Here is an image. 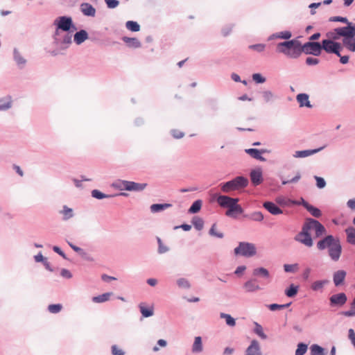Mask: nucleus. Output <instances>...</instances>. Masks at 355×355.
<instances>
[{
	"instance_id": "72a5a7b5",
	"label": "nucleus",
	"mask_w": 355,
	"mask_h": 355,
	"mask_svg": "<svg viewBox=\"0 0 355 355\" xmlns=\"http://www.w3.org/2000/svg\"><path fill=\"white\" fill-rule=\"evenodd\" d=\"M202 201L201 200H197L193 202L191 206L188 210L189 214H196L199 212L202 207Z\"/></svg>"
},
{
	"instance_id": "774afa93",
	"label": "nucleus",
	"mask_w": 355,
	"mask_h": 355,
	"mask_svg": "<svg viewBox=\"0 0 355 355\" xmlns=\"http://www.w3.org/2000/svg\"><path fill=\"white\" fill-rule=\"evenodd\" d=\"M172 136L175 139H181L184 136V133L178 130H172L171 131Z\"/></svg>"
},
{
	"instance_id": "6ab92c4d",
	"label": "nucleus",
	"mask_w": 355,
	"mask_h": 355,
	"mask_svg": "<svg viewBox=\"0 0 355 355\" xmlns=\"http://www.w3.org/2000/svg\"><path fill=\"white\" fill-rule=\"evenodd\" d=\"M80 9L85 16L94 17L96 15V9L89 3H82Z\"/></svg>"
},
{
	"instance_id": "c03bdc74",
	"label": "nucleus",
	"mask_w": 355,
	"mask_h": 355,
	"mask_svg": "<svg viewBox=\"0 0 355 355\" xmlns=\"http://www.w3.org/2000/svg\"><path fill=\"white\" fill-rule=\"evenodd\" d=\"M92 196L94 198L101 200V199H103V198H112L114 196L113 195H107V194L102 193L99 190L94 189L92 191Z\"/></svg>"
},
{
	"instance_id": "bf43d9fd",
	"label": "nucleus",
	"mask_w": 355,
	"mask_h": 355,
	"mask_svg": "<svg viewBox=\"0 0 355 355\" xmlns=\"http://www.w3.org/2000/svg\"><path fill=\"white\" fill-rule=\"evenodd\" d=\"M111 352L112 355H125V352L116 345L112 346Z\"/></svg>"
},
{
	"instance_id": "680f3d73",
	"label": "nucleus",
	"mask_w": 355,
	"mask_h": 355,
	"mask_svg": "<svg viewBox=\"0 0 355 355\" xmlns=\"http://www.w3.org/2000/svg\"><path fill=\"white\" fill-rule=\"evenodd\" d=\"M105 3L110 9L115 8L119 5V1L118 0H105Z\"/></svg>"
},
{
	"instance_id": "49530a36",
	"label": "nucleus",
	"mask_w": 355,
	"mask_h": 355,
	"mask_svg": "<svg viewBox=\"0 0 355 355\" xmlns=\"http://www.w3.org/2000/svg\"><path fill=\"white\" fill-rule=\"evenodd\" d=\"M125 27L133 32H137L140 29L139 24L134 21H128L125 24Z\"/></svg>"
},
{
	"instance_id": "0e129e2a",
	"label": "nucleus",
	"mask_w": 355,
	"mask_h": 355,
	"mask_svg": "<svg viewBox=\"0 0 355 355\" xmlns=\"http://www.w3.org/2000/svg\"><path fill=\"white\" fill-rule=\"evenodd\" d=\"M277 33H278V39L288 40L292 36L291 32H290L288 31H282V32H279Z\"/></svg>"
},
{
	"instance_id": "9b49d317",
	"label": "nucleus",
	"mask_w": 355,
	"mask_h": 355,
	"mask_svg": "<svg viewBox=\"0 0 355 355\" xmlns=\"http://www.w3.org/2000/svg\"><path fill=\"white\" fill-rule=\"evenodd\" d=\"M304 223L310 227V231L312 230L315 231V237H320L326 234L325 227L317 220L309 218Z\"/></svg>"
},
{
	"instance_id": "f03ea898",
	"label": "nucleus",
	"mask_w": 355,
	"mask_h": 355,
	"mask_svg": "<svg viewBox=\"0 0 355 355\" xmlns=\"http://www.w3.org/2000/svg\"><path fill=\"white\" fill-rule=\"evenodd\" d=\"M317 248L319 250L328 249V254L331 260L336 262L341 256L342 246L338 238L332 235H328L320 239L317 243Z\"/></svg>"
},
{
	"instance_id": "4c0bfd02",
	"label": "nucleus",
	"mask_w": 355,
	"mask_h": 355,
	"mask_svg": "<svg viewBox=\"0 0 355 355\" xmlns=\"http://www.w3.org/2000/svg\"><path fill=\"white\" fill-rule=\"evenodd\" d=\"M245 217L257 222H261L264 218L263 214L260 211H254L250 214L245 215Z\"/></svg>"
},
{
	"instance_id": "13d9d810",
	"label": "nucleus",
	"mask_w": 355,
	"mask_h": 355,
	"mask_svg": "<svg viewBox=\"0 0 355 355\" xmlns=\"http://www.w3.org/2000/svg\"><path fill=\"white\" fill-rule=\"evenodd\" d=\"M252 80L256 83H263L266 80V78L262 76V75L260 73H254V74H252Z\"/></svg>"
},
{
	"instance_id": "4468645a",
	"label": "nucleus",
	"mask_w": 355,
	"mask_h": 355,
	"mask_svg": "<svg viewBox=\"0 0 355 355\" xmlns=\"http://www.w3.org/2000/svg\"><path fill=\"white\" fill-rule=\"evenodd\" d=\"M13 60L19 69H24L26 65V59L17 48L13 49Z\"/></svg>"
},
{
	"instance_id": "5fc2aeb1",
	"label": "nucleus",
	"mask_w": 355,
	"mask_h": 355,
	"mask_svg": "<svg viewBox=\"0 0 355 355\" xmlns=\"http://www.w3.org/2000/svg\"><path fill=\"white\" fill-rule=\"evenodd\" d=\"M216 225L214 224L209 231V234L211 236H216L219 239L223 238L224 235L222 232H218L216 231Z\"/></svg>"
},
{
	"instance_id": "7c9ffc66",
	"label": "nucleus",
	"mask_w": 355,
	"mask_h": 355,
	"mask_svg": "<svg viewBox=\"0 0 355 355\" xmlns=\"http://www.w3.org/2000/svg\"><path fill=\"white\" fill-rule=\"evenodd\" d=\"M328 283L327 279L315 281L311 284V288L313 291H322L324 286Z\"/></svg>"
},
{
	"instance_id": "f3484780",
	"label": "nucleus",
	"mask_w": 355,
	"mask_h": 355,
	"mask_svg": "<svg viewBox=\"0 0 355 355\" xmlns=\"http://www.w3.org/2000/svg\"><path fill=\"white\" fill-rule=\"evenodd\" d=\"M325 146H322L318 148L313 149V150H297L293 154V157L295 158H304L312 155H314L324 148Z\"/></svg>"
},
{
	"instance_id": "3c124183",
	"label": "nucleus",
	"mask_w": 355,
	"mask_h": 355,
	"mask_svg": "<svg viewBox=\"0 0 355 355\" xmlns=\"http://www.w3.org/2000/svg\"><path fill=\"white\" fill-rule=\"evenodd\" d=\"M266 46L264 44H256L250 45L248 48L257 52L261 53L265 51Z\"/></svg>"
},
{
	"instance_id": "8fccbe9b",
	"label": "nucleus",
	"mask_w": 355,
	"mask_h": 355,
	"mask_svg": "<svg viewBox=\"0 0 355 355\" xmlns=\"http://www.w3.org/2000/svg\"><path fill=\"white\" fill-rule=\"evenodd\" d=\"M157 243H158V250L157 252L159 254H162L167 252L169 250V248L164 245L160 238H157Z\"/></svg>"
},
{
	"instance_id": "412c9836",
	"label": "nucleus",
	"mask_w": 355,
	"mask_h": 355,
	"mask_svg": "<svg viewBox=\"0 0 355 355\" xmlns=\"http://www.w3.org/2000/svg\"><path fill=\"white\" fill-rule=\"evenodd\" d=\"M245 151L247 154H248L252 157H253L257 160H259L261 162L266 161V159L261 156V154L266 153L267 151L266 150H258L256 148H248V149H245Z\"/></svg>"
},
{
	"instance_id": "09e8293b",
	"label": "nucleus",
	"mask_w": 355,
	"mask_h": 355,
	"mask_svg": "<svg viewBox=\"0 0 355 355\" xmlns=\"http://www.w3.org/2000/svg\"><path fill=\"white\" fill-rule=\"evenodd\" d=\"M62 309V305L60 304H53L48 306V311L51 313H58Z\"/></svg>"
},
{
	"instance_id": "4d7b16f0",
	"label": "nucleus",
	"mask_w": 355,
	"mask_h": 355,
	"mask_svg": "<svg viewBox=\"0 0 355 355\" xmlns=\"http://www.w3.org/2000/svg\"><path fill=\"white\" fill-rule=\"evenodd\" d=\"M329 21H338V22H342V23H344L345 24H348L349 22V20L347 19V17H340V16H335V17H331L329 19Z\"/></svg>"
},
{
	"instance_id": "a18cd8bd",
	"label": "nucleus",
	"mask_w": 355,
	"mask_h": 355,
	"mask_svg": "<svg viewBox=\"0 0 355 355\" xmlns=\"http://www.w3.org/2000/svg\"><path fill=\"white\" fill-rule=\"evenodd\" d=\"M308 345L304 343H300L297 344L295 355H304L306 353Z\"/></svg>"
},
{
	"instance_id": "864d4df0",
	"label": "nucleus",
	"mask_w": 355,
	"mask_h": 355,
	"mask_svg": "<svg viewBox=\"0 0 355 355\" xmlns=\"http://www.w3.org/2000/svg\"><path fill=\"white\" fill-rule=\"evenodd\" d=\"M292 200H291V199L286 198L282 197V196L277 197L276 198L277 203L280 205H282V206H289V205H291V201H292Z\"/></svg>"
},
{
	"instance_id": "c85d7f7f",
	"label": "nucleus",
	"mask_w": 355,
	"mask_h": 355,
	"mask_svg": "<svg viewBox=\"0 0 355 355\" xmlns=\"http://www.w3.org/2000/svg\"><path fill=\"white\" fill-rule=\"evenodd\" d=\"M172 207V205L170 203H164V204H153L150 207V211L152 213H157L162 211L168 208Z\"/></svg>"
},
{
	"instance_id": "2f4dec72",
	"label": "nucleus",
	"mask_w": 355,
	"mask_h": 355,
	"mask_svg": "<svg viewBox=\"0 0 355 355\" xmlns=\"http://www.w3.org/2000/svg\"><path fill=\"white\" fill-rule=\"evenodd\" d=\"M310 354L311 355H325V350L321 346L317 344H313L310 347Z\"/></svg>"
},
{
	"instance_id": "6e6552de",
	"label": "nucleus",
	"mask_w": 355,
	"mask_h": 355,
	"mask_svg": "<svg viewBox=\"0 0 355 355\" xmlns=\"http://www.w3.org/2000/svg\"><path fill=\"white\" fill-rule=\"evenodd\" d=\"M113 186L120 190H126L130 191H141L147 186L146 183H137L127 180H119L113 184Z\"/></svg>"
},
{
	"instance_id": "58836bf2",
	"label": "nucleus",
	"mask_w": 355,
	"mask_h": 355,
	"mask_svg": "<svg viewBox=\"0 0 355 355\" xmlns=\"http://www.w3.org/2000/svg\"><path fill=\"white\" fill-rule=\"evenodd\" d=\"M254 332L257 336H259L261 339H263V340L266 339L267 336L264 334L262 326L261 324H259V323H257V322H254Z\"/></svg>"
},
{
	"instance_id": "cd10ccee",
	"label": "nucleus",
	"mask_w": 355,
	"mask_h": 355,
	"mask_svg": "<svg viewBox=\"0 0 355 355\" xmlns=\"http://www.w3.org/2000/svg\"><path fill=\"white\" fill-rule=\"evenodd\" d=\"M123 41L130 48H139L141 44L138 39L135 37H123Z\"/></svg>"
},
{
	"instance_id": "a878e982",
	"label": "nucleus",
	"mask_w": 355,
	"mask_h": 355,
	"mask_svg": "<svg viewBox=\"0 0 355 355\" xmlns=\"http://www.w3.org/2000/svg\"><path fill=\"white\" fill-rule=\"evenodd\" d=\"M59 214L62 215V220L66 221L74 216L73 209L67 205H63L62 209L59 211Z\"/></svg>"
},
{
	"instance_id": "4be33fe9",
	"label": "nucleus",
	"mask_w": 355,
	"mask_h": 355,
	"mask_svg": "<svg viewBox=\"0 0 355 355\" xmlns=\"http://www.w3.org/2000/svg\"><path fill=\"white\" fill-rule=\"evenodd\" d=\"M346 275V272L343 270H339L334 273L333 281L336 286H338L343 284Z\"/></svg>"
},
{
	"instance_id": "7ed1b4c3",
	"label": "nucleus",
	"mask_w": 355,
	"mask_h": 355,
	"mask_svg": "<svg viewBox=\"0 0 355 355\" xmlns=\"http://www.w3.org/2000/svg\"><path fill=\"white\" fill-rule=\"evenodd\" d=\"M52 39V46L54 48L49 51V53L53 56H56L62 54V52L72 44V33L71 32L54 31Z\"/></svg>"
},
{
	"instance_id": "f704fd0d",
	"label": "nucleus",
	"mask_w": 355,
	"mask_h": 355,
	"mask_svg": "<svg viewBox=\"0 0 355 355\" xmlns=\"http://www.w3.org/2000/svg\"><path fill=\"white\" fill-rule=\"evenodd\" d=\"M139 307L143 317L148 318L153 315L154 310L153 307L146 308L143 304H140Z\"/></svg>"
},
{
	"instance_id": "473e14b6",
	"label": "nucleus",
	"mask_w": 355,
	"mask_h": 355,
	"mask_svg": "<svg viewBox=\"0 0 355 355\" xmlns=\"http://www.w3.org/2000/svg\"><path fill=\"white\" fill-rule=\"evenodd\" d=\"M176 284L180 288L189 290L191 287L190 282L184 277L178 278L176 280Z\"/></svg>"
},
{
	"instance_id": "39448f33",
	"label": "nucleus",
	"mask_w": 355,
	"mask_h": 355,
	"mask_svg": "<svg viewBox=\"0 0 355 355\" xmlns=\"http://www.w3.org/2000/svg\"><path fill=\"white\" fill-rule=\"evenodd\" d=\"M249 180L246 177L236 176L232 180L219 184L221 191L224 193H230L235 191H240L248 187Z\"/></svg>"
},
{
	"instance_id": "393cba45",
	"label": "nucleus",
	"mask_w": 355,
	"mask_h": 355,
	"mask_svg": "<svg viewBox=\"0 0 355 355\" xmlns=\"http://www.w3.org/2000/svg\"><path fill=\"white\" fill-rule=\"evenodd\" d=\"M341 44L342 48L345 47L349 51L355 52V37L343 38Z\"/></svg>"
},
{
	"instance_id": "e433bc0d",
	"label": "nucleus",
	"mask_w": 355,
	"mask_h": 355,
	"mask_svg": "<svg viewBox=\"0 0 355 355\" xmlns=\"http://www.w3.org/2000/svg\"><path fill=\"white\" fill-rule=\"evenodd\" d=\"M111 293H105L102 295H99L98 296H95L92 297V301L95 303H102L109 300Z\"/></svg>"
},
{
	"instance_id": "338daca9",
	"label": "nucleus",
	"mask_w": 355,
	"mask_h": 355,
	"mask_svg": "<svg viewBox=\"0 0 355 355\" xmlns=\"http://www.w3.org/2000/svg\"><path fill=\"white\" fill-rule=\"evenodd\" d=\"M320 62V60L318 58H315L313 57H308L306 59V64L309 66L317 65Z\"/></svg>"
},
{
	"instance_id": "5701e85b",
	"label": "nucleus",
	"mask_w": 355,
	"mask_h": 355,
	"mask_svg": "<svg viewBox=\"0 0 355 355\" xmlns=\"http://www.w3.org/2000/svg\"><path fill=\"white\" fill-rule=\"evenodd\" d=\"M296 99L300 107H312V105L309 101V96L307 94L302 93L299 94L296 96Z\"/></svg>"
},
{
	"instance_id": "f257e3e1",
	"label": "nucleus",
	"mask_w": 355,
	"mask_h": 355,
	"mask_svg": "<svg viewBox=\"0 0 355 355\" xmlns=\"http://www.w3.org/2000/svg\"><path fill=\"white\" fill-rule=\"evenodd\" d=\"M277 51L292 59L299 58L302 53L319 56L322 52V44L318 42H307L302 45L299 40L294 39L278 43Z\"/></svg>"
},
{
	"instance_id": "f8f14e48",
	"label": "nucleus",
	"mask_w": 355,
	"mask_h": 355,
	"mask_svg": "<svg viewBox=\"0 0 355 355\" xmlns=\"http://www.w3.org/2000/svg\"><path fill=\"white\" fill-rule=\"evenodd\" d=\"M334 31L343 38L355 37V26L350 21L347 24V26L336 28Z\"/></svg>"
},
{
	"instance_id": "2eb2a0df",
	"label": "nucleus",
	"mask_w": 355,
	"mask_h": 355,
	"mask_svg": "<svg viewBox=\"0 0 355 355\" xmlns=\"http://www.w3.org/2000/svg\"><path fill=\"white\" fill-rule=\"evenodd\" d=\"M243 288L246 293H254L261 289L257 284L256 279H250L243 284Z\"/></svg>"
},
{
	"instance_id": "bb28decb",
	"label": "nucleus",
	"mask_w": 355,
	"mask_h": 355,
	"mask_svg": "<svg viewBox=\"0 0 355 355\" xmlns=\"http://www.w3.org/2000/svg\"><path fill=\"white\" fill-rule=\"evenodd\" d=\"M203 350V345L202 342V338L200 336H196L194 338V342L192 345L191 351L193 354L201 353Z\"/></svg>"
},
{
	"instance_id": "6e6d98bb",
	"label": "nucleus",
	"mask_w": 355,
	"mask_h": 355,
	"mask_svg": "<svg viewBox=\"0 0 355 355\" xmlns=\"http://www.w3.org/2000/svg\"><path fill=\"white\" fill-rule=\"evenodd\" d=\"M298 268V265L297 263L295 264H284V269L286 272H294Z\"/></svg>"
},
{
	"instance_id": "79ce46f5",
	"label": "nucleus",
	"mask_w": 355,
	"mask_h": 355,
	"mask_svg": "<svg viewBox=\"0 0 355 355\" xmlns=\"http://www.w3.org/2000/svg\"><path fill=\"white\" fill-rule=\"evenodd\" d=\"M297 291L298 286L292 284L287 289H286L285 295L288 297H293L297 295Z\"/></svg>"
},
{
	"instance_id": "0eeeda50",
	"label": "nucleus",
	"mask_w": 355,
	"mask_h": 355,
	"mask_svg": "<svg viewBox=\"0 0 355 355\" xmlns=\"http://www.w3.org/2000/svg\"><path fill=\"white\" fill-rule=\"evenodd\" d=\"M53 25L55 27V31L72 32L73 31L76 30V28L73 23L72 18L69 16L58 17L53 21Z\"/></svg>"
},
{
	"instance_id": "de8ad7c7",
	"label": "nucleus",
	"mask_w": 355,
	"mask_h": 355,
	"mask_svg": "<svg viewBox=\"0 0 355 355\" xmlns=\"http://www.w3.org/2000/svg\"><path fill=\"white\" fill-rule=\"evenodd\" d=\"M346 232L347 234V241L352 244L355 245V229L351 227L347 229Z\"/></svg>"
},
{
	"instance_id": "69168bd1",
	"label": "nucleus",
	"mask_w": 355,
	"mask_h": 355,
	"mask_svg": "<svg viewBox=\"0 0 355 355\" xmlns=\"http://www.w3.org/2000/svg\"><path fill=\"white\" fill-rule=\"evenodd\" d=\"M316 180V185L319 189H323L326 186V182L324 178L318 176H314Z\"/></svg>"
},
{
	"instance_id": "aec40b11",
	"label": "nucleus",
	"mask_w": 355,
	"mask_h": 355,
	"mask_svg": "<svg viewBox=\"0 0 355 355\" xmlns=\"http://www.w3.org/2000/svg\"><path fill=\"white\" fill-rule=\"evenodd\" d=\"M263 207L272 215H279L283 213V211L279 207L270 201L265 202L263 204Z\"/></svg>"
},
{
	"instance_id": "423d86ee",
	"label": "nucleus",
	"mask_w": 355,
	"mask_h": 355,
	"mask_svg": "<svg viewBox=\"0 0 355 355\" xmlns=\"http://www.w3.org/2000/svg\"><path fill=\"white\" fill-rule=\"evenodd\" d=\"M234 253L236 256L249 258L256 255L257 248L252 243L242 241L239 242L238 246L234 248Z\"/></svg>"
},
{
	"instance_id": "9d476101",
	"label": "nucleus",
	"mask_w": 355,
	"mask_h": 355,
	"mask_svg": "<svg viewBox=\"0 0 355 355\" xmlns=\"http://www.w3.org/2000/svg\"><path fill=\"white\" fill-rule=\"evenodd\" d=\"M321 44L322 50H324L326 53H334L337 56H340V51L342 50L341 43L330 39H326L322 41Z\"/></svg>"
},
{
	"instance_id": "1a4fd4ad",
	"label": "nucleus",
	"mask_w": 355,
	"mask_h": 355,
	"mask_svg": "<svg viewBox=\"0 0 355 355\" xmlns=\"http://www.w3.org/2000/svg\"><path fill=\"white\" fill-rule=\"evenodd\" d=\"M294 240L303 244L306 247H312L313 241L310 234V227L304 223L302 230L295 236Z\"/></svg>"
},
{
	"instance_id": "c9c22d12",
	"label": "nucleus",
	"mask_w": 355,
	"mask_h": 355,
	"mask_svg": "<svg viewBox=\"0 0 355 355\" xmlns=\"http://www.w3.org/2000/svg\"><path fill=\"white\" fill-rule=\"evenodd\" d=\"M220 318L225 319L226 324L229 327H234L236 325V320L234 318H232L230 314L220 313Z\"/></svg>"
},
{
	"instance_id": "b1692460",
	"label": "nucleus",
	"mask_w": 355,
	"mask_h": 355,
	"mask_svg": "<svg viewBox=\"0 0 355 355\" xmlns=\"http://www.w3.org/2000/svg\"><path fill=\"white\" fill-rule=\"evenodd\" d=\"M88 37V33L86 31L80 30L74 34L73 41L76 44L80 45L87 40Z\"/></svg>"
},
{
	"instance_id": "603ef678",
	"label": "nucleus",
	"mask_w": 355,
	"mask_h": 355,
	"mask_svg": "<svg viewBox=\"0 0 355 355\" xmlns=\"http://www.w3.org/2000/svg\"><path fill=\"white\" fill-rule=\"evenodd\" d=\"M8 101H7L5 103H2L1 101H0V111H6L9 110L12 107V100L11 97H8Z\"/></svg>"
},
{
	"instance_id": "ea45409f",
	"label": "nucleus",
	"mask_w": 355,
	"mask_h": 355,
	"mask_svg": "<svg viewBox=\"0 0 355 355\" xmlns=\"http://www.w3.org/2000/svg\"><path fill=\"white\" fill-rule=\"evenodd\" d=\"M261 94L264 102L266 103L272 102L275 99V94L270 90L263 91Z\"/></svg>"
},
{
	"instance_id": "ddd939ff",
	"label": "nucleus",
	"mask_w": 355,
	"mask_h": 355,
	"mask_svg": "<svg viewBox=\"0 0 355 355\" xmlns=\"http://www.w3.org/2000/svg\"><path fill=\"white\" fill-rule=\"evenodd\" d=\"M347 300V296L344 293L334 294L329 298L331 306H342Z\"/></svg>"
},
{
	"instance_id": "a19ab883",
	"label": "nucleus",
	"mask_w": 355,
	"mask_h": 355,
	"mask_svg": "<svg viewBox=\"0 0 355 355\" xmlns=\"http://www.w3.org/2000/svg\"><path fill=\"white\" fill-rule=\"evenodd\" d=\"M191 222H192L193 225L197 230L200 231V230H202V228L204 227V220H202V218H201L198 216H194L192 218Z\"/></svg>"
},
{
	"instance_id": "37998d69",
	"label": "nucleus",
	"mask_w": 355,
	"mask_h": 355,
	"mask_svg": "<svg viewBox=\"0 0 355 355\" xmlns=\"http://www.w3.org/2000/svg\"><path fill=\"white\" fill-rule=\"evenodd\" d=\"M306 210H307V211H309V213H310V214H311L313 217H315V218H320V217L322 216V212H321V211H320L318 208H317V207H314V206H313V205H310V204L307 206V207L306 208Z\"/></svg>"
},
{
	"instance_id": "dca6fc26",
	"label": "nucleus",
	"mask_w": 355,
	"mask_h": 355,
	"mask_svg": "<svg viewBox=\"0 0 355 355\" xmlns=\"http://www.w3.org/2000/svg\"><path fill=\"white\" fill-rule=\"evenodd\" d=\"M245 355H261L260 345L257 340L251 341L250 345L246 349Z\"/></svg>"
},
{
	"instance_id": "052dcab7",
	"label": "nucleus",
	"mask_w": 355,
	"mask_h": 355,
	"mask_svg": "<svg viewBox=\"0 0 355 355\" xmlns=\"http://www.w3.org/2000/svg\"><path fill=\"white\" fill-rule=\"evenodd\" d=\"M291 203L293 205H302L305 209L309 205L303 198H301L299 200H293Z\"/></svg>"
},
{
	"instance_id": "a211bd4d",
	"label": "nucleus",
	"mask_w": 355,
	"mask_h": 355,
	"mask_svg": "<svg viewBox=\"0 0 355 355\" xmlns=\"http://www.w3.org/2000/svg\"><path fill=\"white\" fill-rule=\"evenodd\" d=\"M250 180L253 185H259L263 182L262 171L260 168L254 169L250 173Z\"/></svg>"
},
{
	"instance_id": "20e7f679",
	"label": "nucleus",
	"mask_w": 355,
	"mask_h": 355,
	"mask_svg": "<svg viewBox=\"0 0 355 355\" xmlns=\"http://www.w3.org/2000/svg\"><path fill=\"white\" fill-rule=\"evenodd\" d=\"M216 201L221 207L227 208L225 212L227 216L235 218L236 214H241L243 212V209L238 204L239 198L220 195L218 196Z\"/></svg>"
},
{
	"instance_id": "c756f323",
	"label": "nucleus",
	"mask_w": 355,
	"mask_h": 355,
	"mask_svg": "<svg viewBox=\"0 0 355 355\" xmlns=\"http://www.w3.org/2000/svg\"><path fill=\"white\" fill-rule=\"evenodd\" d=\"M252 275L255 277H259L265 279H268L270 277L269 271L263 267L254 268L252 271Z\"/></svg>"
},
{
	"instance_id": "e2e57ef3",
	"label": "nucleus",
	"mask_w": 355,
	"mask_h": 355,
	"mask_svg": "<svg viewBox=\"0 0 355 355\" xmlns=\"http://www.w3.org/2000/svg\"><path fill=\"white\" fill-rule=\"evenodd\" d=\"M233 27H234L233 24H228V25L225 26L221 30V33H222L223 35L225 37L229 35L230 34V33L232 32Z\"/></svg>"
}]
</instances>
